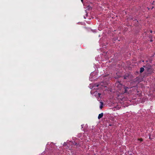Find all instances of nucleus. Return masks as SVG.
<instances>
[{
	"label": "nucleus",
	"instance_id": "nucleus-6",
	"mask_svg": "<svg viewBox=\"0 0 155 155\" xmlns=\"http://www.w3.org/2000/svg\"><path fill=\"white\" fill-rule=\"evenodd\" d=\"M101 94L98 93V95H99V96H100Z\"/></svg>",
	"mask_w": 155,
	"mask_h": 155
},
{
	"label": "nucleus",
	"instance_id": "nucleus-5",
	"mask_svg": "<svg viewBox=\"0 0 155 155\" xmlns=\"http://www.w3.org/2000/svg\"><path fill=\"white\" fill-rule=\"evenodd\" d=\"M139 140H140L141 141H143V140L141 138L139 139Z\"/></svg>",
	"mask_w": 155,
	"mask_h": 155
},
{
	"label": "nucleus",
	"instance_id": "nucleus-1",
	"mask_svg": "<svg viewBox=\"0 0 155 155\" xmlns=\"http://www.w3.org/2000/svg\"><path fill=\"white\" fill-rule=\"evenodd\" d=\"M143 67L146 69L147 72H152L153 70L151 68V66L150 64H147L145 66H144Z\"/></svg>",
	"mask_w": 155,
	"mask_h": 155
},
{
	"label": "nucleus",
	"instance_id": "nucleus-9",
	"mask_svg": "<svg viewBox=\"0 0 155 155\" xmlns=\"http://www.w3.org/2000/svg\"><path fill=\"white\" fill-rule=\"evenodd\" d=\"M81 0V1H82H82H83V0Z\"/></svg>",
	"mask_w": 155,
	"mask_h": 155
},
{
	"label": "nucleus",
	"instance_id": "nucleus-3",
	"mask_svg": "<svg viewBox=\"0 0 155 155\" xmlns=\"http://www.w3.org/2000/svg\"><path fill=\"white\" fill-rule=\"evenodd\" d=\"M144 70V68H140V72L142 73V72H143V71Z\"/></svg>",
	"mask_w": 155,
	"mask_h": 155
},
{
	"label": "nucleus",
	"instance_id": "nucleus-8",
	"mask_svg": "<svg viewBox=\"0 0 155 155\" xmlns=\"http://www.w3.org/2000/svg\"><path fill=\"white\" fill-rule=\"evenodd\" d=\"M150 32V33H152V31H151Z\"/></svg>",
	"mask_w": 155,
	"mask_h": 155
},
{
	"label": "nucleus",
	"instance_id": "nucleus-2",
	"mask_svg": "<svg viewBox=\"0 0 155 155\" xmlns=\"http://www.w3.org/2000/svg\"><path fill=\"white\" fill-rule=\"evenodd\" d=\"M103 113H101V114H99L98 116V119H99L103 117Z\"/></svg>",
	"mask_w": 155,
	"mask_h": 155
},
{
	"label": "nucleus",
	"instance_id": "nucleus-7",
	"mask_svg": "<svg viewBox=\"0 0 155 155\" xmlns=\"http://www.w3.org/2000/svg\"><path fill=\"white\" fill-rule=\"evenodd\" d=\"M124 78V79H126V77H125Z\"/></svg>",
	"mask_w": 155,
	"mask_h": 155
},
{
	"label": "nucleus",
	"instance_id": "nucleus-4",
	"mask_svg": "<svg viewBox=\"0 0 155 155\" xmlns=\"http://www.w3.org/2000/svg\"><path fill=\"white\" fill-rule=\"evenodd\" d=\"M100 103L101 104V105L100 106V108L101 109L103 107V103L102 102H100Z\"/></svg>",
	"mask_w": 155,
	"mask_h": 155
}]
</instances>
